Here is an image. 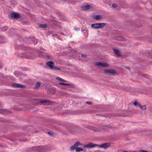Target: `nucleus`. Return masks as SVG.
<instances>
[{
  "label": "nucleus",
  "instance_id": "c85d7f7f",
  "mask_svg": "<svg viewBox=\"0 0 152 152\" xmlns=\"http://www.w3.org/2000/svg\"><path fill=\"white\" fill-rule=\"evenodd\" d=\"M6 110H5L4 109H0V113H2L3 112L5 111Z\"/></svg>",
  "mask_w": 152,
  "mask_h": 152
},
{
  "label": "nucleus",
  "instance_id": "a18cd8bd",
  "mask_svg": "<svg viewBox=\"0 0 152 152\" xmlns=\"http://www.w3.org/2000/svg\"><path fill=\"white\" fill-rule=\"evenodd\" d=\"M35 100H37V99H35Z\"/></svg>",
  "mask_w": 152,
  "mask_h": 152
},
{
  "label": "nucleus",
  "instance_id": "a211bd4d",
  "mask_svg": "<svg viewBox=\"0 0 152 152\" xmlns=\"http://www.w3.org/2000/svg\"><path fill=\"white\" fill-rule=\"evenodd\" d=\"M102 62H97L95 63V65L96 66H98L99 67H102Z\"/></svg>",
  "mask_w": 152,
  "mask_h": 152
},
{
  "label": "nucleus",
  "instance_id": "a878e982",
  "mask_svg": "<svg viewBox=\"0 0 152 152\" xmlns=\"http://www.w3.org/2000/svg\"><path fill=\"white\" fill-rule=\"evenodd\" d=\"M24 58L27 59H33V58L30 56H24Z\"/></svg>",
  "mask_w": 152,
  "mask_h": 152
},
{
  "label": "nucleus",
  "instance_id": "f8f14e48",
  "mask_svg": "<svg viewBox=\"0 0 152 152\" xmlns=\"http://www.w3.org/2000/svg\"><path fill=\"white\" fill-rule=\"evenodd\" d=\"M47 65L50 68H52L53 66L54 63L52 61H49L46 63Z\"/></svg>",
  "mask_w": 152,
  "mask_h": 152
},
{
  "label": "nucleus",
  "instance_id": "1a4fd4ad",
  "mask_svg": "<svg viewBox=\"0 0 152 152\" xmlns=\"http://www.w3.org/2000/svg\"><path fill=\"white\" fill-rule=\"evenodd\" d=\"M39 103L46 105H49L51 103V102L50 100L46 99L41 100L39 101Z\"/></svg>",
  "mask_w": 152,
  "mask_h": 152
},
{
  "label": "nucleus",
  "instance_id": "c03bdc74",
  "mask_svg": "<svg viewBox=\"0 0 152 152\" xmlns=\"http://www.w3.org/2000/svg\"><path fill=\"white\" fill-rule=\"evenodd\" d=\"M10 140H12V139H11Z\"/></svg>",
  "mask_w": 152,
  "mask_h": 152
},
{
  "label": "nucleus",
  "instance_id": "aec40b11",
  "mask_svg": "<svg viewBox=\"0 0 152 152\" xmlns=\"http://www.w3.org/2000/svg\"><path fill=\"white\" fill-rule=\"evenodd\" d=\"M41 85L40 83L38 82L36 84L35 88H38Z\"/></svg>",
  "mask_w": 152,
  "mask_h": 152
},
{
  "label": "nucleus",
  "instance_id": "9b49d317",
  "mask_svg": "<svg viewBox=\"0 0 152 152\" xmlns=\"http://www.w3.org/2000/svg\"><path fill=\"white\" fill-rule=\"evenodd\" d=\"M91 6L89 4L83 5L81 7V8L83 10H86L89 9L91 8Z\"/></svg>",
  "mask_w": 152,
  "mask_h": 152
},
{
  "label": "nucleus",
  "instance_id": "bb28decb",
  "mask_svg": "<svg viewBox=\"0 0 152 152\" xmlns=\"http://www.w3.org/2000/svg\"><path fill=\"white\" fill-rule=\"evenodd\" d=\"M66 30H65V31H64V32H63V33H62L61 34H62L63 35H67L68 34V32H66Z\"/></svg>",
  "mask_w": 152,
  "mask_h": 152
},
{
  "label": "nucleus",
  "instance_id": "a19ab883",
  "mask_svg": "<svg viewBox=\"0 0 152 152\" xmlns=\"http://www.w3.org/2000/svg\"><path fill=\"white\" fill-rule=\"evenodd\" d=\"M126 68H128V69H129V67H126Z\"/></svg>",
  "mask_w": 152,
  "mask_h": 152
},
{
  "label": "nucleus",
  "instance_id": "c756f323",
  "mask_svg": "<svg viewBox=\"0 0 152 152\" xmlns=\"http://www.w3.org/2000/svg\"><path fill=\"white\" fill-rule=\"evenodd\" d=\"M139 104H138V103H137V102H134V105L135 106H136L137 105H139Z\"/></svg>",
  "mask_w": 152,
  "mask_h": 152
},
{
  "label": "nucleus",
  "instance_id": "c9c22d12",
  "mask_svg": "<svg viewBox=\"0 0 152 152\" xmlns=\"http://www.w3.org/2000/svg\"><path fill=\"white\" fill-rule=\"evenodd\" d=\"M40 50H45V49H43L42 47H40Z\"/></svg>",
  "mask_w": 152,
  "mask_h": 152
},
{
  "label": "nucleus",
  "instance_id": "7ed1b4c3",
  "mask_svg": "<svg viewBox=\"0 0 152 152\" xmlns=\"http://www.w3.org/2000/svg\"><path fill=\"white\" fill-rule=\"evenodd\" d=\"M32 152H42L46 150L47 147L45 146H36L32 147Z\"/></svg>",
  "mask_w": 152,
  "mask_h": 152
},
{
  "label": "nucleus",
  "instance_id": "e433bc0d",
  "mask_svg": "<svg viewBox=\"0 0 152 152\" xmlns=\"http://www.w3.org/2000/svg\"><path fill=\"white\" fill-rule=\"evenodd\" d=\"M79 28H75V30L76 31H77V30H79Z\"/></svg>",
  "mask_w": 152,
  "mask_h": 152
},
{
  "label": "nucleus",
  "instance_id": "4be33fe9",
  "mask_svg": "<svg viewBox=\"0 0 152 152\" xmlns=\"http://www.w3.org/2000/svg\"><path fill=\"white\" fill-rule=\"evenodd\" d=\"M109 65V64L108 63H102V67H106L108 66Z\"/></svg>",
  "mask_w": 152,
  "mask_h": 152
},
{
  "label": "nucleus",
  "instance_id": "cd10ccee",
  "mask_svg": "<svg viewBox=\"0 0 152 152\" xmlns=\"http://www.w3.org/2000/svg\"><path fill=\"white\" fill-rule=\"evenodd\" d=\"M139 152H149L148 151L143 150H139Z\"/></svg>",
  "mask_w": 152,
  "mask_h": 152
},
{
  "label": "nucleus",
  "instance_id": "b1692460",
  "mask_svg": "<svg viewBox=\"0 0 152 152\" xmlns=\"http://www.w3.org/2000/svg\"><path fill=\"white\" fill-rule=\"evenodd\" d=\"M53 70H60L61 69V68L58 67L53 66Z\"/></svg>",
  "mask_w": 152,
  "mask_h": 152
},
{
  "label": "nucleus",
  "instance_id": "ea45409f",
  "mask_svg": "<svg viewBox=\"0 0 152 152\" xmlns=\"http://www.w3.org/2000/svg\"><path fill=\"white\" fill-rule=\"evenodd\" d=\"M55 36V35H52V36L53 37V36Z\"/></svg>",
  "mask_w": 152,
  "mask_h": 152
},
{
  "label": "nucleus",
  "instance_id": "5701e85b",
  "mask_svg": "<svg viewBox=\"0 0 152 152\" xmlns=\"http://www.w3.org/2000/svg\"><path fill=\"white\" fill-rule=\"evenodd\" d=\"M59 84L60 85H65V86H70L71 85L69 84L68 83H59Z\"/></svg>",
  "mask_w": 152,
  "mask_h": 152
},
{
  "label": "nucleus",
  "instance_id": "2f4dec72",
  "mask_svg": "<svg viewBox=\"0 0 152 152\" xmlns=\"http://www.w3.org/2000/svg\"><path fill=\"white\" fill-rule=\"evenodd\" d=\"M112 6L114 8H116L117 7V5L115 4H112Z\"/></svg>",
  "mask_w": 152,
  "mask_h": 152
},
{
  "label": "nucleus",
  "instance_id": "393cba45",
  "mask_svg": "<svg viewBox=\"0 0 152 152\" xmlns=\"http://www.w3.org/2000/svg\"><path fill=\"white\" fill-rule=\"evenodd\" d=\"M8 29V27H7L5 26V27H3L2 28V31H7Z\"/></svg>",
  "mask_w": 152,
  "mask_h": 152
},
{
  "label": "nucleus",
  "instance_id": "f3484780",
  "mask_svg": "<svg viewBox=\"0 0 152 152\" xmlns=\"http://www.w3.org/2000/svg\"><path fill=\"white\" fill-rule=\"evenodd\" d=\"M17 48L18 49H20V50H24V47L22 45H18V47H17Z\"/></svg>",
  "mask_w": 152,
  "mask_h": 152
},
{
  "label": "nucleus",
  "instance_id": "7c9ffc66",
  "mask_svg": "<svg viewBox=\"0 0 152 152\" xmlns=\"http://www.w3.org/2000/svg\"><path fill=\"white\" fill-rule=\"evenodd\" d=\"M14 75L16 76L17 77L18 76V72H17V71L14 72Z\"/></svg>",
  "mask_w": 152,
  "mask_h": 152
},
{
  "label": "nucleus",
  "instance_id": "0eeeda50",
  "mask_svg": "<svg viewBox=\"0 0 152 152\" xmlns=\"http://www.w3.org/2000/svg\"><path fill=\"white\" fill-rule=\"evenodd\" d=\"M9 17L11 19H18L20 18V16L19 13L14 12L10 14Z\"/></svg>",
  "mask_w": 152,
  "mask_h": 152
},
{
  "label": "nucleus",
  "instance_id": "f704fd0d",
  "mask_svg": "<svg viewBox=\"0 0 152 152\" xmlns=\"http://www.w3.org/2000/svg\"><path fill=\"white\" fill-rule=\"evenodd\" d=\"M48 133L50 135H53V133H50V132H48Z\"/></svg>",
  "mask_w": 152,
  "mask_h": 152
},
{
  "label": "nucleus",
  "instance_id": "9d476101",
  "mask_svg": "<svg viewBox=\"0 0 152 152\" xmlns=\"http://www.w3.org/2000/svg\"><path fill=\"white\" fill-rule=\"evenodd\" d=\"M12 86L14 88H23L26 87L24 85L16 83H13Z\"/></svg>",
  "mask_w": 152,
  "mask_h": 152
},
{
  "label": "nucleus",
  "instance_id": "79ce46f5",
  "mask_svg": "<svg viewBox=\"0 0 152 152\" xmlns=\"http://www.w3.org/2000/svg\"><path fill=\"white\" fill-rule=\"evenodd\" d=\"M85 31L84 30H83L82 31V32H83V31Z\"/></svg>",
  "mask_w": 152,
  "mask_h": 152
},
{
  "label": "nucleus",
  "instance_id": "412c9836",
  "mask_svg": "<svg viewBox=\"0 0 152 152\" xmlns=\"http://www.w3.org/2000/svg\"><path fill=\"white\" fill-rule=\"evenodd\" d=\"M56 79L57 80H59V81H61L62 82H67V81L64 80V79H62V78H61L60 77H56Z\"/></svg>",
  "mask_w": 152,
  "mask_h": 152
},
{
  "label": "nucleus",
  "instance_id": "4468645a",
  "mask_svg": "<svg viewBox=\"0 0 152 152\" xmlns=\"http://www.w3.org/2000/svg\"><path fill=\"white\" fill-rule=\"evenodd\" d=\"M113 50L115 54L117 55L118 56L120 55L121 53L119 50L116 49H113Z\"/></svg>",
  "mask_w": 152,
  "mask_h": 152
},
{
  "label": "nucleus",
  "instance_id": "2eb2a0df",
  "mask_svg": "<svg viewBox=\"0 0 152 152\" xmlns=\"http://www.w3.org/2000/svg\"><path fill=\"white\" fill-rule=\"evenodd\" d=\"M39 27L40 28H45L47 27V25L46 24H43L42 23L39 24Z\"/></svg>",
  "mask_w": 152,
  "mask_h": 152
},
{
  "label": "nucleus",
  "instance_id": "58836bf2",
  "mask_svg": "<svg viewBox=\"0 0 152 152\" xmlns=\"http://www.w3.org/2000/svg\"><path fill=\"white\" fill-rule=\"evenodd\" d=\"M2 68V66L1 65H0V68Z\"/></svg>",
  "mask_w": 152,
  "mask_h": 152
},
{
  "label": "nucleus",
  "instance_id": "39448f33",
  "mask_svg": "<svg viewBox=\"0 0 152 152\" xmlns=\"http://www.w3.org/2000/svg\"><path fill=\"white\" fill-rule=\"evenodd\" d=\"M39 56L45 59H49L51 58V56L48 55V54L46 53H45L42 51H39Z\"/></svg>",
  "mask_w": 152,
  "mask_h": 152
},
{
  "label": "nucleus",
  "instance_id": "ddd939ff",
  "mask_svg": "<svg viewBox=\"0 0 152 152\" xmlns=\"http://www.w3.org/2000/svg\"><path fill=\"white\" fill-rule=\"evenodd\" d=\"M86 128L88 129H91L94 132H97L98 131H99V130L96 128L89 126H87Z\"/></svg>",
  "mask_w": 152,
  "mask_h": 152
},
{
  "label": "nucleus",
  "instance_id": "4c0bfd02",
  "mask_svg": "<svg viewBox=\"0 0 152 152\" xmlns=\"http://www.w3.org/2000/svg\"><path fill=\"white\" fill-rule=\"evenodd\" d=\"M123 152H129L127 151H124Z\"/></svg>",
  "mask_w": 152,
  "mask_h": 152
},
{
  "label": "nucleus",
  "instance_id": "37998d69",
  "mask_svg": "<svg viewBox=\"0 0 152 152\" xmlns=\"http://www.w3.org/2000/svg\"><path fill=\"white\" fill-rule=\"evenodd\" d=\"M1 42L0 41V44H1Z\"/></svg>",
  "mask_w": 152,
  "mask_h": 152
},
{
  "label": "nucleus",
  "instance_id": "6ab92c4d",
  "mask_svg": "<svg viewBox=\"0 0 152 152\" xmlns=\"http://www.w3.org/2000/svg\"><path fill=\"white\" fill-rule=\"evenodd\" d=\"M139 106L140 108L142 110H145L146 109L145 105L142 106L141 104H139Z\"/></svg>",
  "mask_w": 152,
  "mask_h": 152
},
{
  "label": "nucleus",
  "instance_id": "20e7f679",
  "mask_svg": "<svg viewBox=\"0 0 152 152\" xmlns=\"http://www.w3.org/2000/svg\"><path fill=\"white\" fill-rule=\"evenodd\" d=\"M106 24L105 23H96L92 24L91 27L92 28L98 29L103 28Z\"/></svg>",
  "mask_w": 152,
  "mask_h": 152
},
{
  "label": "nucleus",
  "instance_id": "dca6fc26",
  "mask_svg": "<svg viewBox=\"0 0 152 152\" xmlns=\"http://www.w3.org/2000/svg\"><path fill=\"white\" fill-rule=\"evenodd\" d=\"M102 18V16L101 15H97L95 16V19L96 20H99Z\"/></svg>",
  "mask_w": 152,
  "mask_h": 152
},
{
  "label": "nucleus",
  "instance_id": "423d86ee",
  "mask_svg": "<svg viewBox=\"0 0 152 152\" xmlns=\"http://www.w3.org/2000/svg\"><path fill=\"white\" fill-rule=\"evenodd\" d=\"M26 42L28 44L30 43L35 45L37 43V40L34 37H29L27 39Z\"/></svg>",
  "mask_w": 152,
  "mask_h": 152
},
{
  "label": "nucleus",
  "instance_id": "f03ea898",
  "mask_svg": "<svg viewBox=\"0 0 152 152\" xmlns=\"http://www.w3.org/2000/svg\"><path fill=\"white\" fill-rule=\"evenodd\" d=\"M80 145H82L83 144H80L79 141L77 142L69 148L70 150L71 151H73L75 150L76 152H80L81 151H83V149L82 148L77 147Z\"/></svg>",
  "mask_w": 152,
  "mask_h": 152
},
{
  "label": "nucleus",
  "instance_id": "6e6552de",
  "mask_svg": "<svg viewBox=\"0 0 152 152\" xmlns=\"http://www.w3.org/2000/svg\"><path fill=\"white\" fill-rule=\"evenodd\" d=\"M104 72L106 74H111L112 75H115L116 73L115 70L112 69H105L104 70Z\"/></svg>",
  "mask_w": 152,
  "mask_h": 152
},
{
  "label": "nucleus",
  "instance_id": "72a5a7b5",
  "mask_svg": "<svg viewBox=\"0 0 152 152\" xmlns=\"http://www.w3.org/2000/svg\"><path fill=\"white\" fill-rule=\"evenodd\" d=\"M81 55L82 57L84 58H86V56L84 54H81Z\"/></svg>",
  "mask_w": 152,
  "mask_h": 152
},
{
  "label": "nucleus",
  "instance_id": "f257e3e1",
  "mask_svg": "<svg viewBox=\"0 0 152 152\" xmlns=\"http://www.w3.org/2000/svg\"><path fill=\"white\" fill-rule=\"evenodd\" d=\"M110 145V143L109 142H107L103 143L100 145H98L96 144H93L90 142L87 144L83 145V147L87 148H92L95 147H97L98 148H102L106 149Z\"/></svg>",
  "mask_w": 152,
  "mask_h": 152
},
{
  "label": "nucleus",
  "instance_id": "473e14b6",
  "mask_svg": "<svg viewBox=\"0 0 152 152\" xmlns=\"http://www.w3.org/2000/svg\"><path fill=\"white\" fill-rule=\"evenodd\" d=\"M86 103L87 104H89V105H92V103L91 102H86Z\"/></svg>",
  "mask_w": 152,
  "mask_h": 152
}]
</instances>
